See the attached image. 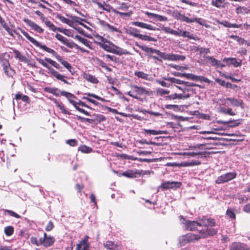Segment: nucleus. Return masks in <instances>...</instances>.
<instances>
[{"instance_id":"obj_1","label":"nucleus","mask_w":250,"mask_h":250,"mask_svg":"<svg viewBox=\"0 0 250 250\" xmlns=\"http://www.w3.org/2000/svg\"><path fill=\"white\" fill-rule=\"evenodd\" d=\"M21 33L34 45L39 47L40 49L52 54L58 62H59L72 75H74L75 73L74 68L67 61L65 60L62 57L60 56L57 52L54 50L48 47L45 45H43L41 43L38 42L34 38L30 36L29 34L23 30L20 29Z\"/></svg>"},{"instance_id":"obj_2","label":"nucleus","mask_w":250,"mask_h":250,"mask_svg":"<svg viewBox=\"0 0 250 250\" xmlns=\"http://www.w3.org/2000/svg\"><path fill=\"white\" fill-rule=\"evenodd\" d=\"M37 60L39 63L48 69V73L51 76L67 84H70V83L65 79L66 78L65 76L61 74L51 67L53 66L61 72L63 71L62 67L56 61L49 58H45L44 59L38 58Z\"/></svg>"},{"instance_id":"obj_3","label":"nucleus","mask_w":250,"mask_h":250,"mask_svg":"<svg viewBox=\"0 0 250 250\" xmlns=\"http://www.w3.org/2000/svg\"><path fill=\"white\" fill-rule=\"evenodd\" d=\"M137 46L140 48L143 51L147 53H155L159 56L161 58L165 60L176 61H184L186 59V57L183 55H180L178 54H167L166 53L161 52L160 50L154 49L151 47H148L146 45H140L138 44H136Z\"/></svg>"},{"instance_id":"obj_4","label":"nucleus","mask_w":250,"mask_h":250,"mask_svg":"<svg viewBox=\"0 0 250 250\" xmlns=\"http://www.w3.org/2000/svg\"><path fill=\"white\" fill-rule=\"evenodd\" d=\"M130 90L127 92V94L129 96L141 100V97L143 95L150 96L152 94V91L146 90L145 88L139 86L137 85H131Z\"/></svg>"},{"instance_id":"obj_5","label":"nucleus","mask_w":250,"mask_h":250,"mask_svg":"<svg viewBox=\"0 0 250 250\" xmlns=\"http://www.w3.org/2000/svg\"><path fill=\"white\" fill-rule=\"evenodd\" d=\"M5 54L0 55V63L3 67L5 74L9 77H12L15 71L11 67L8 59L5 57Z\"/></svg>"},{"instance_id":"obj_6","label":"nucleus","mask_w":250,"mask_h":250,"mask_svg":"<svg viewBox=\"0 0 250 250\" xmlns=\"http://www.w3.org/2000/svg\"><path fill=\"white\" fill-rule=\"evenodd\" d=\"M200 238L201 236L199 235L195 234L192 233H188L180 237L179 242L181 246H184L187 243L194 242Z\"/></svg>"},{"instance_id":"obj_7","label":"nucleus","mask_w":250,"mask_h":250,"mask_svg":"<svg viewBox=\"0 0 250 250\" xmlns=\"http://www.w3.org/2000/svg\"><path fill=\"white\" fill-rule=\"evenodd\" d=\"M237 176V173L235 172H229L218 177L215 180V183L217 184H223L228 182Z\"/></svg>"},{"instance_id":"obj_8","label":"nucleus","mask_w":250,"mask_h":250,"mask_svg":"<svg viewBox=\"0 0 250 250\" xmlns=\"http://www.w3.org/2000/svg\"><path fill=\"white\" fill-rule=\"evenodd\" d=\"M219 101L222 105H229L228 102H229L230 105L235 107H243V102L241 100H238L234 98H227L219 99Z\"/></svg>"},{"instance_id":"obj_9","label":"nucleus","mask_w":250,"mask_h":250,"mask_svg":"<svg viewBox=\"0 0 250 250\" xmlns=\"http://www.w3.org/2000/svg\"><path fill=\"white\" fill-rule=\"evenodd\" d=\"M199 226L206 228L213 227L216 225L214 219L205 216L199 220Z\"/></svg>"},{"instance_id":"obj_10","label":"nucleus","mask_w":250,"mask_h":250,"mask_svg":"<svg viewBox=\"0 0 250 250\" xmlns=\"http://www.w3.org/2000/svg\"><path fill=\"white\" fill-rule=\"evenodd\" d=\"M22 21L30 27L32 28V29L34 30L35 31L37 32L39 34H42L44 32V29L42 28L41 26L38 25L36 23L32 21L31 20L24 18Z\"/></svg>"},{"instance_id":"obj_11","label":"nucleus","mask_w":250,"mask_h":250,"mask_svg":"<svg viewBox=\"0 0 250 250\" xmlns=\"http://www.w3.org/2000/svg\"><path fill=\"white\" fill-rule=\"evenodd\" d=\"M218 230L212 227L207 228L205 229H202L199 232L200 236L203 238H206L210 236H213L217 234Z\"/></svg>"},{"instance_id":"obj_12","label":"nucleus","mask_w":250,"mask_h":250,"mask_svg":"<svg viewBox=\"0 0 250 250\" xmlns=\"http://www.w3.org/2000/svg\"><path fill=\"white\" fill-rule=\"evenodd\" d=\"M182 185V183L180 182L176 181H167L162 183L161 185V188L164 189H167L169 188H179Z\"/></svg>"},{"instance_id":"obj_13","label":"nucleus","mask_w":250,"mask_h":250,"mask_svg":"<svg viewBox=\"0 0 250 250\" xmlns=\"http://www.w3.org/2000/svg\"><path fill=\"white\" fill-rule=\"evenodd\" d=\"M250 248L245 244L234 242L229 246V250H250Z\"/></svg>"},{"instance_id":"obj_14","label":"nucleus","mask_w":250,"mask_h":250,"mask_svg":"<svg viewBox=\"0 0 250 250\" xmlns=\"http://www.w3.org/2000/svg\"><path fill=\"white\" fill-rule=\"evenodd\" d=\"M55 242V239L53 236H47L46 233H44L43 237L42 238V245L45 247L51 246Z\"/></svg>"},{"instance_id":"obj_15","label":"nucleus","mask_w":250,"mask_h":250,"mask_svg":"<svg viewBox=\"0 0 250 250\" xmlns=\"http://www.w3.org/2000/svg\"><path fill=\"white\" fill-rule=\"evenodd\" d=\"M209 152L207 151H201L198 152H184L182 153H180L182 155L187 156L188 157H194L195 156H198V158H207L208 157L209 154Z\"/></svg>"},{"instance_id":"obj_16","label":"nucleus","mask_w":250,"mask_h":250,"mask_svg":"<svg viewBox=\"0 0 250 250\" xmlns=\"http://www.w3.org/2000/svg\"><path fill=\"white\" fill-rule=\"evenodd\" d=\"M88 236H85L84 238L77 245L76 250H88L89 247V244L88 242Z\"/></svg>"},{"instance_id":"obj_17","label":"nucleus","mask_w":250,"mask_h":250,"mask_svg":"<svg viewBox=\"0 0 250 250\" xmlns=\"http://www.w3.org/2000/svg\"><path fill=\"white\" fill-rule=\"evenodd\" d=\"M142 172L138 170L129 169L121 173V175L128 178H134L140 176Z\"/></svg>"},{"instance_id":"obj_18","label":"nucleus","mask_w":250,"mask_h":250,"mask_svg":"<svg viewBox=\"0 0 250 250\" xmlns=\"http://www.w3.org/2000/svg\"><path fill=\"white\" fill-rule=\"evenodd\" d=\"M53 103L55 104L56 106L58 107L63 114L70 115L71 114V112L66 108L64 104L61 102H59L56 99L50 98Z\"/></svg>"},{"instance_id":"obj_19","label":"nucleus","mask_w":250,"mask_h":250,"mask_svg":"<svg viewBox=\"0 0 250 250\" xmlns=\"http://www.w3.org/2000/svg\"><path fill=\"white\" fill-rule=\"evenodd\" d=\"M10 49L12 50L13 52L14 53L16 59H18L19 61L24 63H28L29 60L25 56L22 55L20 51L13 48H11Z\"/></svg>"},{"instance_id":"obj_20","label":"nucleus","mask_w":250,"mask_h":250,"mask_svg":"<svg viewBox=\"0 0 250 250\" xmlns=\"http://www.w3.org/2000/svg\"><path fill=\"white\" fill-rule=\"evenodd\" d=\"M97 44L102 49L108 52L111 53L114 44L111 42L107 40V42H97Z\"/></svg>"},{"instance_id":"obj_21","label":"nucleus","mask_w":250,"mask_h":250,"mask_svg":"<svg viewBox=\"0 0 250 250\" xmlns=\"http://www.w3.org/2000/svg\"><path fill=\"white\" fill-rule=\"evenodd\" d=\"M173 15L175 19L181 21H185L188 23H190L191 21L190 20L191 19L186 17L185 15L181 14L178 11L174 12Z\"/></svg>"},{"instance_id":"obj_22","label":"nucleus","mask_w":250,"mask_h":250,"mask_svg":"<svg viewBox=\"0 0 250 250\" xmlns=\"http://www.w3.org/2000/svg\"><path fill=\"white\" fill-rule=\"evenodd\" d=\"M199 222L193 221H186L185 223L187 229L190 231H193L196 229L197 227L199 226Z\"/></svg>"},{"instance_id":"obj_23","label":"nucleus","mask_w":250,"mask_h":250,"mask_svg":"<svg viewBox=\"0 0 250 250\" xmlns=\"http://www.w3.org/2000/svg\"><path fill=\"white\" fill-rule=\"evenodd\" d=\"M132 24L135 26H138V27H141L142 28H145L146 29H148L150 30H156L157 29V28L155 26H152L150 24H147V23H146L145 22H140V21H134L132 23Z\"/></svg>"},{"instance_id":"obj_24","label":"nucleus","mask_w":250,"mask_h":250,"mask_svg":"<svg viewBox=\"0 0 250 250\" xmlns=\"http://www.w3.org/2000/svg\"><path fill=\"white\" fill-rule=\"evenodd\" d=\"M111 53L120 56L124 54H129V53L126 50L124 49L115 44H114L113 45V47Z\"/></svg>"},{"instance_id":"obj_25","label":"nucleus","mask_w":250,"mask_h":250,"mask_svg":"<svg viewBox=\"0 0 250 250\" xmlns=\"http://www.w3.org/2000/svg\"><path fill=\"white\" fill-rule=\"evenodd\" d=\"M75 98H71L68 99V101L70 104H71L75 108L80 112L84 114L86 116H89L90 113L84 109L80 108L79 106H77V102L74 100V99Z\"/></svg>"},{"instance_id":"obj_26","label":"nucleus","mask_w":250,"mask_h":250,"mask_svg":"<svg viewBox=\"0 0 250 250\" xmlns=\"http://www.w3.org/2000/svg\"><path fill=\"white\" fill-rule=\"evenodd\" d=\"M104 247L109 250H119V246L111 241H107L104 244Z\"/></svg>"},{"instance_id":"obj_27","label":"nucleus","mask_w":250,"mask_h":250,"mask_svg":"<svg viewBox=\"0 0 250 250\" xmlns=\"http://www.w3.org/2000/svg\"><path fill=\"white\" fill-rule=\"evenodd\" d=\"M83 78L85 80L94 84H97L99 83L98 79L93 75H92L88 73H84L83 75Z\"/></svg>"},{"instance_id":"obj_28","label":"nucleus","mask_w":250,"mask_h":250,"mask_svg":"<svg viewBox=\"0 0 250 250\" xmlns=\"http://www.w3.org/2000/svg\"><path fill=\"white\" fill-rule=\"evenodd\" d=\"M144 132L145 134H149V135H156L158 134H167V130H155L153 129H144Z\"/></svg>"},{"instance_id":"obj_29","label":"nucleus","mask_w":250,"mask_h":250,"mask_svg":"<svg viewBox=\"0 0 250 250\" xmlns=\"http://www.w3.org/2000/svg\"><path fill=\"white\" fill-rule=\"evenodd\" d=\"M55 37L60 41L62 42L65 45H66L68 47H71L72 45L71 44L72 42H69L68 40L62 36V35L57 33L55 35Z\"/></svg>"},{"instance_id":"obj_30","label":"nucleus","mask_w":250,"mask_h":250,"mask_svg":"<svg viewBox=\"0 0 250 250\" xmlns=\"http://www.w3.org/2000/svg\"><path fill=\"white\" fill-rule=\"evenodd\" d=\"M180 36L187 37L189 39H193L195 41L199 40L197 37H195L193 34H191L189 32L181 30H180Z\"/></svg>"},{"instance_id":"obj_31","label":"nucleus","mask_w":250,"mask_h":250,"mask_svg":"<svg viewBox=\"0 0 250 250\" xmlns=\"http://www.w3.org/2000/svg\"><path fill=\"white\" fill-rule=\"evenodd\" d=\"M134 75L135 76L137 77L138 78H141L142 79H144V80H149V74L144 73L143 71H136L134 72Z\"/></svg>"},{"instance_id":"obj_32","label":"nucleus","mask_w":250,"mask_h":250,"mask_svg":"<svg viewBox=\"0 0 250 250\" xmlns=\"http://www.w3.org/2000/svg\"><path fill=\"white\" fill-rule=\"evenodd\" d=\"M235 12L237 14L245 15L249 13L250 10L245 6H238L236 8Z\"/></svg>"},{"instance_id":"obj_33","label":"nucleus","mask_w":250,"mask_h":250,"mask_svg":"<svg viewBox=\"0 0 250 250\" xmlns=\"http://www.w3.org/2000/svg\"><path fill=\"white\" fill-rule=\"evenodd\" d=\"M56 18L60 21H61L62 22L66 23L69 26H72V25L73 24V21H72L67 18H65V17L60 14H57L56 16Z\"/></svg>"},{"instance_id":"obj_34","label":"nucleus","mask_w":250,"mask_h":250,"mask_svg":"<svg viewBox=\"0 0 250 250\" xmlns=\"http://www.w3.org/2000/svg\"><path fill=\"white\" fill-rule=\"evenodd\" d=\"M221 24H222L225 27H228V28H240L242 26V24H237L236 23H230L229 21H223L221 22H219Z\"/></svg>"},{"instance_id":"obj_35","label":"nucleus","mask_w":250,"mask_h":250,"mask_svg":"<svg viewBox=\"0 0 250 250\" xmlns=\"http://www.w3.org/2000/svg\"><path fill=\"white\" fill-rule=\"evenodd\" d=\"M206 59L213 66H216L217 67L219 66H221V67L224 66V65H220V62L213 57L207 56Z\"/></svg>"},{"instance_id":"obj_36","label":"nucleus","mask_w":250,"mask_h":250,"mask_svg":"<svg viewBox=\"0 0 250 250\" xmlns=\"http://www.w3.org/2000/svg\"><path fill=\"white\" fill-rule=\"evenodd\" d=\"M47 27L50 28L53 31H58L59 32H62V29L59 27H56L55 25L51 22L50 21L48 20L45 23Z\"/></svg>"},{"instance_id":"obj_37","label":"nucleus","mask_w":250,"mask_h":250,"mask_svg":"<svg viewBox=\"0 0 250 250\" xmlns=\"http://www.w3.org/2000/svg\"><path fill=\"white\" fill-rule=\"evenodd\" d=\"M126 33L134 37L139 38L140 33H139V31L136 29L134 28L130 27L126 32Z\"/></svg>"},{"instance_id":"obj_38","label":"nucleus","mask_w":250,"mask_h":250,"mask_svg":"<svg viewBox=\"0 0 250 250\" xmlns=\"http://www.w3.org/2000/svg\"><path fill=\"white\" fill-rule=\"evenodd\" d=\"M225 0H212L211 4L217 8L224 7Z\"/></svg>"},{"instance_id":"obj_39","label":"nucleus","mask_w":250,"mask_h":250,"mask_svg":"<svg viewBox=\"0 0 250 250\" xmlns=\"http://www.w3.org/2000/svg\"><path fill=\"white\" fill-rule=\"evenodd\" d=\"M229 37L236 41L239 43V44L241 45H243L244 44H246L248 43L247 41L244 40L243 38L239 37L237 35H230Z\"/></svg>"},{"instance_id":"obj_40","label":"nucleus","mask_w":250,"mask_h":250,"mask_svg":"<svg viewBox=\"0 0 250 250\" xmlns=\"http://www.w3.org/2000/svg\"><path fill=\"white\" fill-rule=\"evenodd\" d=\"M190 20L191 21L190 23H192V22H196L197 23H198L200 25H202L203 26H205L207 28H208V27H210L209 25L205 23L206 21L203 20L201 18H195L191 19Z\"/></svg>"},{"instance_id":"obj_41","label":"nucleus","mask_w":250,"mask_h":250,"mask_svg":"<svg viewBox=\"0 0 250 250\" xmlns=\"http://www.w3.org/2000/svg\"><path fill=\"white\" fill-rule=\"evenodd\" d=\"M44 91L46 92H48L49 93H51L56 96H59V93H55V91H59V90L57 88L55 87H45L44 88Z\"/></svg>"},{"instance_id":"obj_42","label":"nucleus","mask_w":250,"mask_h":250,"mask_svg":"<svg viewBox=\"0 0 250 250\" xmlns=\"http://www.w3.org/2000/svg\"><path fill=\"white\" fill-rule=\"evenodd\" d=\"M92 148L86 145H81L78 148V151H81L83 153H89L92 152Z\"/></svg>"},{"instance_id":"obj_43","label":"nucleus","mask_w":250,"mask_h":250,"mask_svg":"<svg viewBox=\"0 0 250 250\" xmlns=\"http://www.w3.org/2000/svg\"><path fill=\"white\" fill-rule=\"evenodd\" d=\"M219 123L225 125H228L229 124H231V125H229L230 127H235L238 126L240 123L238 122V120L235 121H219Z\"/></svg>"},{"instance_id":"obj_44","label":"nucleus","mask_w":250,"mask_h":250,"mask_svg":"<svg viewBox=\"0 0 250 250\" xmlns=\"http://www.w3.org/2000/svg\"><path fill=\"white\" fill-rule=\"evenodd\" d=\"M224 61L226 62L228 64L233 65L235 67H237L240 65V63L237 62L236 58H228L225 59Z\"/></svg>"},{"instance_id":"obj_45","label":"nucleus","mask_w":250,"mask_h":250,"mask_svg":"<svg viewBox=\"0 0 250 250\" xmlns=\"http://www.w3.org/2000/svg\"><path fill=\"white\" fill-rule=\"evenodd\" d=\"M74 38L78 40L80 42H81L85 46H89V41L87 39L79 35H76Z\"/></svg>"},{"instance_id":"obj_46","label":"nucleus","mask_w":250,"mask_h":250,"mask_svg":"<svg viewBox=\"0 0 250 250\" xmlns=\"http://www.w3.org/2000/svg\"><path fill=\"white\" fill-rule=\"evenodd\" d=\"M14 231V228L12 226H7L4 228V233L7 236H11L13 234Z\"/></svg>"},{"instance_id":"obj_47","label":"nucleus","mask_w":250,"mask_h":250,"mask_svg":"<svg viewBox=\"0 0 250 250\" xmlns=\"http://www.w3.org/2000/svg\"><path fill=\"white\" fill-rule=\"evenodd\" d=\"M139 39L142 40L146 41H152V42H156L157 40L154 38L150 37L147 35H143L140 34Z\"/></svg>"},{"instance_id":"obj_48","label":"nucleus","mask_w":250,"mask_h":250,"mask_svg":"<svg viewBox=\"0 0 250 250\" xmlns=\"http://www.w3.org/2000/svg\"><path fill=\"white\" fill-rule=\"evenodd\" d=\"M226 215L231 219H235L236 215L234 212V209L233 208H229L226 211Z\"/></svg>"},{"instance_id":"obj_49","label":"nucleus","mask_w":250,"mask_h":250,"mask_svg":"<svg viewBox=\"0 0 250 250\" xmlns=\"http://www.w3.org/2000/svg\"><path fill=\"white\" fill-rule=\"evenodd\" d=\"M30 241L33 245H35L37 246L42 245V238L38 240L36 237H32L30 238Z\"/></svg>"},{"instance_id":"obj_50","label":"nucleus","mask_w":250,"mask_h":250,"mask_svg":"<svg viewBox=\"0 0 250 250\" xmlns=\"http://www.w3.org/2000/svg\"><path fill=\"white\" fill-rule=\"evenodd\" d=\"M98 64L102 67L103 68H104L105 70H107L109 72L112 71V69L110 67H109L106 63L104 62L102 60H98Z\"/></svg>"},{"instance_id":"obj_51","label":"nucleus","mask_w":250,"mask_h":250,"mask_svg":"<svg viewBox=\"0 0 250 250\" xmlns=\"http://www.w3.org/2000/svg\"><path fill=\"white\" fill-rule=\"evenodd\" d=\"M3 210L4 212H7L10 216L12 217H14L16 218H20L21 217L20 215L12 210L9 209H3Z\"/></svg>"},{"instance_id":"obj_52","label":"nucleus","mask_w":250,"mask_h":250,"mask_svg":"<svg viewBox=\"0 0 250 250\" xmlns=\"http://www.w3.org/2000/svg\"><path fill=\"white\" fill-rule=\"evenodd\" d=\"M196 81L204 82L208 83H210L212 82L210 80L208 79L207 78L202 76H197L196 78Z\"/></svg>"},{"instance_id":"obj_53","label":"nucleus","mask_w":250,"mask_h":250,"mask_svg":"<svg viewBox=\"0 0 250 250\" xmlns=\"http://www.w3.org/2000/svg\"><path fill=\"white\" fill-rule=\"evenodd\" d=\"M105 60L106 61H107L108 60H109L111 61L114 62H117V58L115 56L110 55L109 54H106L103 56Z\"/></svg>"},{"instance_id":"obj_54","label":"nucleus","mask_w":250,"mask_h":250,"mask_svg":"<svg viewBox=\"0 0 250 250\" xmlns=\"http://www.w3.org/2000/svg\"><path fill=\"white\" fill-rule=\"evenodd\" d=\"M112 12L115 14L119 15L121 17H129L131 15L130 13H123L118 11L116 9H112Z\"/></svg>"},{"instance_id":"obj_55","label":"nucleus","mask_w":250,"mask_h":250,"mask_svg":"<svg viewBox=\"0 0 250 250\" xmlns=\"http://www.w3.org/2000/svg\"><path fill=\"white\" fill-rule=\"evenodd\" d=\"M60 94L62 96L65 97L66 98H67V99H69L71 98H76V96H74V95H73V94L65 91H61L60 92Z\"/></svg>"},{"instance_id":"obj_56","label":"nucleus","mask_w":250,"mask_h":250,"mask_svg":"<svg viewBox=\"0 0 250 250\" xmlns=\"http://www.w3.org/2000/svg\"><path fill=\"white\" fill-rule=\"evenodd\" d=\"M152 17L156 18L158 21H167V18L166 17L154 13H153Z\"/></svg>"},{"instance_id":"obj_57","label":"nucleus","mask_w":250,"mask_h":250,"mask_svg":"<svg viewBox=\"0 0 250 250\" xmlns=\"http://www.w3.org/2000/svg\"><path fill=\"white\" fill-rule=\"evenodd\" d=\"M171 83H175L179 84H183L184 81L176 79L175 78H169L167 79Z\"/></svg>"},{"instance_id":"obj_58","label":"nucleus","mask_w":250,"mask_h":250,"mask_svg":"<svg viewBox=\"0 0 250 250\" xmlns=\"http://www.w3.org/2000/svg\"><path fill=\"white\" fill-rule=\"evenodd\" d=\"M201 164V162L198 160H192L191 162H187L186 163V166H198Z\"/></svg>"},{"instance_id":"obj_59","label":"nucleus","mask_w":250,"mask_h":250,"mask_svg":"<svg viewBox=\"0 0 250 250\" xmlns=\"http://www.w3.org/2000/svg\"><path fill=\"white\" fill-rule=\"evenodd\" d=\"M138 142L141 144L153 145L159 146V144L157 143H155V142H154L152 141L148 142L145 139H142L141 140H140L138 141Z\"/></svg>"},{"instance_id":"obj_60","label":"nucleus","mask_w":250,"mask_h":250,"mask_svg":"<svg viewBox=\"0 0 250 250\" xmlns=\"http://www.w3.org/2000/svg\"><path fill=\"white\" fill-rule=\"evenodd\" d=\"M183 77L193 81H196V75L191 73H185L183 74Z\"/></svg>"},{"instance_id":"obj_61","label":"nucleus","mask_w":250,"mask_h":250,"mask_svg":"<svg viewBox=\"0 0 250 250\" xmlns=\"http://www.w3.org/2000/svg\"><path fill=\"white\" fill-rule=\"evenodd\" d=\"M66 144L71 146H75L78 145V141L75 139H70L66 141Z\"/></svg>"},{"instance_id":"obj_62","label":"nucleus","mask_w":250,"mask_h":250,"mask_svg":"<svg viewBox=\"0 0 250 250\" xmlns=\"http://www.w3.org/2000/svg\"><path fill=\"white\" fill-rule=\"evenodd\" d=\"M54 228V225L51 221H49L45 227V230L49 231L51 230Z\"/></svg>"},{"instance_id":"obj_63","label":"nucleus","mask_w":250,"mask_h":250,"mask_svg":"<svg viewBox=\"0 0 250 250\" xmlns=\"http://www.w3.org/2000/svg\"><path fill=\"white\" fill-rule=\"evenodd\" d=\"M215 81L216 82L218 83L221 85L226 87L227 82H226L225 81H224L220 78H216Z\"/></svg>"},{"instance_id":"obj_64","label":"nucleus","mask_w":250,"mask_h":250,"mask_svg":"<svg viewBox=\"0 0 250 250\" xmlns=\"http://www.w3.org/2000/svg\"><path fill=\"white\" fill-rule=\"evenodd\" d=\"M157 92L161 95H164L168 94L169 93V91L167 90L164 89L162 88H159L157 90Z\"/></svg>"}]
</instances>
